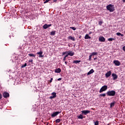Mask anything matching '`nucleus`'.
<instances>
[{
  "instance_id": "nucleus-31",
  "label": "nucleus",
  "mask_w": 125,
  "mask_h": 125,
  "mask_svg": "<svg viewBox=\"0 0 125 125\" xmlns=\"http://www.w3.org/2000/svg\"><path fill=\"white\" fill-rule=\"evenodd\" d=\"M94 125H99V122L97 120L96 122H94Z\"/></svg>"
},
{
  "instance_id": "nucleus-24",
  "label": "nucleus",
  "mask_w": 125,
  "mask_h": 125,
  "mask_svg": "<svg viewBox=\"0 0 125 125\" xmlns=\"http://www.w3.org/2000/svg\"><path fill=\"white\" fill-rule=\"evenodd\" d=\"M55 33H56V31H52L50 33L51 36H54L55 35Z\"/></svg>"
},
{
  "instance_id": "nucleus-6",
  "label": "nucleus",
  "mask_w": 125,
  "mask_h": 125,
  "mask_svg": "<svg viewBox=\"0 0 125 125\" xmlns=\"http://www.w3.org/2000/svg\"><path fill=\"white\" fill-rule=\"evenodd\" d=\"M75 53L72 51H68L67 54V56H74Z\"/></svg>"
},
{
  "instance_id": "nucleus-3",
  "label": "nucleus",
  "mask_w": 125,
  "mask_h": 125,
  "mask_svg": "<svg viewBox=\"0 0 125 125\" xmlns=\"http://www.w3.org/2000/svg\"><path fill=\"white\" fill-rule=\"evenodd\" d=\"M107 89H108V86L104 85L100 89L99 92H100V93H101L103 92V91H106V90H107Z\"/></svg>"
},
{
  "instance_id": "nucleus-7",
  "label": "nucleus",
  "mask_w": 125,
  "mask_h": 125,
  "mask_svg": "<svg viewBox=\"0 0 125 125\" xmlns=\"http://www.w3.org/2000/svg\"><path fill=\"white\" fill-rule=\"evenodd\" d=\"M113 63L115 64V66H120V65H121V62L118 60L114 61Z\"/></svg>"
},
{
  "instance_id": "nucleus-35",
  "label": "nucleus",
  "mask_w": 125,
  "mask_h": 125,
  "mask_svg": "<svg viewBox=\"0 0 125 125\" xmlns=\"http://www.w3.org/2000/svg\"><path fill=\"white\" fill-rule=\"evenodd\" d=\"M28 62H29V63H33V60H29Z\"/></svg>"
},
{
  "instance_id": "nucleus-45",
  "label": "nucleus",
  "mask_w": 125,
  "mask_h": 125,
  "mask_svg": "<svg viewBox=\"0 0 125 125\" xmlns=\"http://www.w3.org/2000/svg\"><path fill=\"white\" fill-rule=\"evenodd\" d=\"M49 1L51 0H49Z\"/></svg>"
},
{
  "instance_id": "nucleus-9",
  "label": "nucleus",
  "mask_w": 125,
  "mask_h": 125,
  "mask_svg": "<svg viewBox=\"0 0 125 125\" xmlns=\"http://www.w3.org/2000/svg\"><path fill=\"white\" fill-rule=\"evenodd\" d=\"M51 24H45L43 25V28L44 29V30H46L47 28H49V27H51Z\"/></svg>"
},
{
  "instance_id": "nucleus-14",
  "label": "nucleus",
  "mask_w": 125,
  "mask_h": 125,
  "mask_svg": "<svg viewBox=\"0 0 125 125\" xmlns=\"http://www.w3.org/2000/svg\"><path fill=\"white\" fill-rule=\"evenodd\" d=\"M111 74H112V72H111V71H108L105 74L106 78H109V77H110V76H111Z\"/></svg>"
},
{
  "instance_id": "nucleus-37",
  "label": "nucleus",
  "mask_w": 125,
  "mask_h": 125,
  "mask_svg": "<svg viewBox=\"0 0 125 125\" xmlns=\"http://www.w3.org/2000/svg\"><path fill=\"white\" fill-rule=\"evenodd\" d=\"M49 1V0H45V1L44 2V3H47V2H48Z\"/></svg>"
},
{
  "instance_id": "nucleus-22",
  "label": "nucleus",
  "mask_w": 125,
  "mask_h": 125,
  "mask_svg": "<svg viewBox=\"0 0 125 125\" xmlns=\"http://www.w3.org/2000/svg\"><path fill=\"white\" fill-rule=\"evenodd\" d=\"M28 55H29V56H30V57L36 58V55H35L34 54H29Z\"/></svg>"
},
{
  "instance_id": "nucleus-2",
  "label": "nucleus",
  "mask_w": 125,
  "mask_h": 125,
  "mask_svg": "<svg viewBox=\"0 0 125 125\" xmlns=\"http://www.w3.org/2000/svg\"><path fill=\"white\" fill-rule=\"evenodd\" d=\"M106 94L107 96H115L116 95V91H108L106 92Z\"/></svg>"
},
{
  "instance_id": "nucleus-27",
  "label": "nucleus",
  "mask_w": 125,
  "mask_h": 125,
  "mask_svg": "<svg viewBox=\"0 0 125 125\" xmlns=\"http://www.w3.org/2000/svg\"><path fill=\"white\" fill-rule=\"evenodd\" d=\"M60 122H61V120H60L59 119L56 120V124H58V123H60Z\"/></svg>"
},
{
  "instance_id": "nucleus-39",
  "label": "nucleus",
  "mask_w": 125,
  "mask_h": 125,
  "mask_svg": "<svg viewBox=\"0 0 125 125\" xmlns=\"http://www.w3.org/2000/svg\"><path fill=\"white\" fill-rule=\"evenodd\" d=\"M1 98H2V95L0 93V99H1Z\"/></svg>"
},
{
  "instance_id": "nucleus-40",
  "label": "nucleus",
  "mask_w": 125,
  "mask_h": 125,
  "mask_svg": "<svg viewBox=\"0 0 125 125\" xmlns=\"http://www.w3.org/2000/svg\"><path fill=\"white\" fill-rule=\"evenodd\" d=\"M123 49L124 51H125V46L123 47Z\"/></svg>"
},
{
  "instance_id": "nucleus-26",
  "label": "nucleus",
  "mask_w": 125,
  "mask_h": 125,
  "mask_svg": "<svg viewBox=\"0 0 125 125\" xmlns=\"http://www.w3.org/2000/svg\"><path fill=\"white\" fill-rule=\"evenodd\" d=\"M97 54H98V53L94 52L91 53V55L92 56H93V55H97Z\"/></svg>"
},
{
  "instance_id": "nucleus-19",
  "label": "nucleus",
  "mask_w": 125,
  "mask_h": 125,
  "mask_svg": "<svg viewBox=\"0 0 125 125\" xmlns=\"http://www.w3.org/2000/svg\"><path fill=\"white\" fill-rule=\"evenodd\" d=\"M115 104H116V102H113L110 103V108H112L115 106Z\"/></svg>"
},
{
  "instance_id": "nucleus-17",
  "label": "nucleus",
  "mask_w": 125,
  "mask_h": 125,
  "mask_svg": "<svg viewBox=\"0 0 125 125\" xmlns=\"http://www.w3.org/2000/svg\"><path fill=\"white\" fill-rule=\"evenodd\" d=\"M68 39L69 40H71V41H73V42H75V37H72L71 36H70L68 37Z\"/></svg>"
},
{
  "instance_id": "nucleus-25",
  "label": "nucleus",
  "mask_w": 125,
  "mask_h": 125,
  "mask_svg": "<svg viewBox=\"0 0 125 125\" xmlns=\"http://www.w3.org/2000/svg\"><path fill=\"white\" fill-rule=\"evenodd\" d=\"M107 41H108L109 42H113V41H115V39H114V38H108L107 39Z\"/></svg>"
},
{
  "instance_id": "nucleus-29",
  "label": "nucleus",
  "mask_w": 125,
  "mask_h": 125,
  "mask_svg": "<svg viewBox=\"0 0 125 125\" xmlns=\"http://www.w3.org/2000/svg\"><path fill=\"white\" fill-rule=\"evenodd\" d=\"M99 96H103V97H105L106 96V94L105 93L100 94Z\"/></svg>"
},
{
  "instance_id": "nucleus-11",
  "label": "nucleus",
  "mask_w": 125,
  "mask_h": 125,
  "mask_svg": "<svg viewBox=\"0 0 125 125\" xmlns=\"http://www.w3.org/2000/svg\"><path fill=\"white\" fill-rule=\"evenodd\" d=\"M82 114H83V115H87V114H89L90 113V111L89 110H83L82 111Z\"/></svg>"
},
{
  "instance_id": "nucleus-33",
  "label": "nucleus",
  "mask_w": 125,
  "mask_h": 125,
  "mask_svg": "<svg viewBox=\"0 0 125 125\" xmlns=\"http://www.w3.org/2000/svg\"><path fill=\"white\" fill-rule=\"evenodd\" d=\"M66 53L68 54V51L63 52L62 54V55H65V54H66Z\"/></svg>"
},
{
  "instance_id": "nucleus-34",
  "label": "nucleus",
  "mask_w": 125,
  "mask_h": 125,
  "mask_svg": "<svg viewBox=\"0 0 125 125\" xmlns=\"http://www.w3.org/2000/svg\"><path fill=\"white\" fill-rule=\"evenodd\" d=\"M92 57V56L91 55H90L89 56V61H91V58Z\"/></svg>"
},
{
  "instance_id": "nucleus-21",
  "label": "nucleus",
  "mask_w": 125,
  "mask_h": 125,
  "mask_svg": "<svg viewBox=\"0 0 125 125\" xmlns=\"http://www.w3.org/2000/svg\"><path fill=\"white\" fill-rule=\"evenodd\" d=\"M116 35H117V36H121V37H124V34H123L120 32H117L116 33Z\"/></svg>"
},
{
  "instance_id": "nucleus-8",
  "label": "nucleus",
  "mask_w": 125,
  "mask_h": 125,
  "mask_svg": "<svg viewBox=\"0 0 125 125\" xmlns=\"http://www.w3.org/2000/svg\"><path fill=\"white\" fill-rule=\"evenodd\" d=\"M99 42H105V38H104V37L101 36L99 37Z\"/></svg>"
},
{
  "instance_id": "nucleus-32",
  "label": "nucleus",
  "mask_w": 125,
  "mask_h": 125,
  "mask_svg": "<svg viewBox=\"0 0 125 125\" xmlns=\"http://www.w3.org/2000/svg\"><path fill=\"white\" fill-rule=\"evenodd\" d=\"M70 29H72V30H73V31H76V29L75 27H70Z\"/></svg>"
},
{
  "instance_id": "nucleus-20",
  "label": "nucleus",
  "mask_w": 125,
  "mask_h": 125,
  "mask_svg": "<svg viewBox=\"0 0 125 125\" xmlns=\"http://www.w3.org/2000/svg\"><path fill=\"white\" fill-rule=\"evenodd\" d=\"M77 118L80 120H83V116L82 114H80L79 116L77 117Z\"/></svg>"
},
{
  "instance_id": "nucleus-42",
  "label": "nucleus",
  "mask_w": 125,
  "mask_h": 125,
  "mask_svg": "<svg viewBox=\"0 0 125 125\" xmlns=\"http://www.w3.org/2000/svg\"><path fill=\"white\" fill-rule=\"evenodd\" d=\"M96 59H97V58H94V60H96Z\"/></svg>"
},
{
  "instance_id": "nucleus-13",
  "label": "nucleus",
  "mask_w": 125,
  "mask_h": 125,
  "mask_svg": "<svg viewBox=\"0 0 125 125\" xmlns=\"http://www.w3.org/2000/svg\"><path fill=\"white\" fill-rule=\"evenodd\" d=\"M112 77H113V81H116V80H117V79H118V75H117V74H116V73H112Z\"/></svg>"
},
{
  "instance_id": "nucleus-16",
  "label": "nucleus",
  "mask_w": 125,
  "mask_h": 125,
  "mask_svg": "<svg viewBox=\"0 0 125 125\" xmlns=\"http://www.w3.org/2000/svg\"><path fill=\"white\" fill-rule=\"evenodd\" d=\"M84 39H85V40H89V39H91V37H90L89 36V35H88V34H86L84 37Z\"/></svg>"
},
{
  "instance_id": "nucleus-10",
  "label": "nucleus",
  "mask_w": 125,
  "mask_h": 125,
  "mask_svg": "<svg viewBox=\"0 0 125 125\" xmlns=\"http://www.w3.org/2000/svg\"><path fill=\"white\" fill-rule=\"evenodd\" d=\"M3 96L4 98H7V97H9V94L6 92H4L3 94Z\"/></svg>"
},
{
  "instance_id": "nucleus-5",
  "label": "nucleus",
  "mask_w": 125,
  "mask_h": 125,
  "mask_svg": "<svg viewBox=\"0 0 125 125\" xmlns=\"http://www.w3.org/2000/svg\"><path fill=\"white\" fill-rule=\"evenodd\" d=\"M51 95L52 96L49 97L50 99H53V98H56V97L57 96L56 95V92L52 93Z\"/></svg>"
},
{
  "instance_id": "nucleus-44",
  "label": "nucleus",
  "mask_w": 125,
  "mask_h": 125,
  "mask_svg": "<svg viewBox=\"0 0 125 125\" xmlns=\"http://www.w3.org/2000/svg\"><path fill=\"white\" fill-rule=\"evenodd\" d=\"M65 65H67V62H65Z\"/></svg>"
},
{
  "instance_id": "nucleus-12",
  "label": "nucleus",
  "mask_w": 125,
  "mask_h": 125,
  "mask_svg": "<svg viewBox=\"0 0 125 125\" xmlns=\"http://www.w3.org/2000/svg\"><path fill=\"white\" fill-rule=\"evenodd\" d=\"M42 51H41L40 52H38L37 53V54H38L39 55V57H40V58H42V57H43V55H42Z\"/></svg>"
},
{
  "instance_id": "nucleus-36",
  "label": "nucleus",
  "mask_w": 125,
  "mask_h": 125,
  "mask_svg": "<svg viewBox=\"0 0 125 125\" xmlns=\"http://www.w3.org/2000/svg\"><path fill=\"white\" fill-rule=\"evenodd\" d=\"M102 23H103V22L102 21H100L99 22V25H100V26H101V25H102Z\"/></svg>"
},
{
  "instance_id": "nucleus-23",
  "label": "nucleus",
  "mask_w": 125,
  "mask_h": 125,
  "mask_svg": "<svg viewBox=\"0 0 125 125\" xmlns=\"http://www.w3.org/2000/svg\"><path fill=\"white\" fill-rule=\"evenodd\" d=\"M80 62H81V61L76 60V61H74L73 63L75 64H78V63H80Z\"/></svg>"
},
{
  "instance_id": "nucleus-28",
  "label": "nucleus",
  "mask_w": 125,
  "mask_h": 125,
  "mask_svg": "<svg viewBox=\"0 0 125 125\" xmlns=\"http://www.w3.org/2000/svg\"><path fill=\"white\" fill-rule=\"evenodd\" d=\"M27 66V63H25L24 64H22L21 68H25Z\"/></svg>"
},
{
  "instance_id": "nucleus-18",
  "label": "nucleus",
  "mask_w": 125,
  "mask_h": 125,
  "mask_svg": "<svg viewBox=\"0 0 125 125\" xmlns=\"http://www.w3.org/2000/svg\"><path fill=\"white\" fill-rule=\"evenodd\" d=\"M55 73H61V69H60V68L56 69L55 70Z\"/></svg>"
},
{
  "instance_id": "nucleus-41",
  "label": "nucleus",
  "mask_w": 125,
  "mask_h": 125,
  "mask_svg": "<svg viewBox=\"0 0 125 125\" xmlns=\"http://www.w3.org/2000/svg\"><path fill=\"white\" fill-rule=\"evenodd\" d=\"M62 80V78L58 79V81H61Z\"/></svg>"
},
{
  "instance_id": "nucleus-4",
  "label": "nucleus",
  "mask_w": 125,
  "mask_h": 125,
  "mask_svg": "<svg viewBox=\"0 0 125 125\" xmlns=\"http://www.w3.org/2000/svg\"><path fill=\"white\" fill-rule=\"evenodd\" d=\"M61 113V111H56L55 112H54L51 115V117H52V118H54V117H56L57 115H59V114H60Z\"/></svg>"
},
{
  "instance_id": "nucleus-43",
  "label": "nucleus",
  "mask_w": 125,
  "mask_h": 125,
  "mask_svg": "<svg viewBox=\"0 0 125 125\" xmlns=\"http://www.w3.org/2000/svg\"><path fill=\"white\" fill-rule=\"evenodd\" d=\"M54 2H56V1H57V0H54Z\"/></svg>"
},
{
  "instance_id": "nucleus-30",
  "label": "nucleus",
  "mask_w": 125,
  "mask_h": 125,
  "mask_svg": "<svg viewBox=\"0 0 125 125\" xmlns=\"http://www.w3.org/2000/svg\"><path fill=\"white\" fill-rule=\"evenodd\" d=\"M67 57H68V55H66L64 57L63 59V61H66V58H67Z\"/></svg>"
},
{
  "instance_id": "nucleus-38",
  "label": "nucleus",
  "mask_w": 125,
  "mask_h": 125,
  "mask_svg": "<svg viewBox=\"0 0 125 125\" xmlns=\"http://www.w3.org/2000/svg\"><path fill=\"white\" fill-rule=\"evenodd\" d=\"M52 81H53V78H51L50 80V83H52Z\"/></svg>"
},
{
  "instance_id": "nucleus-15",
  "label": "nucleus",
  "mask_w": 125,
  "mask_h": 125,
  "mask_svg": "<svg viewBox=\"0 0 125 125\" xmlns=\"http://www.w3.org/2000/svg\"><path fill=\"white\" fill-rule=\"evenodd\" d=\"M93 73H94V70L92 69L87 73V75L88 76L89 75H91V74H93Z\"/></svg>"
},
{
  "instance_id": "nucleus-1",
  "label": "nucleus",
  "mask_w": 125,
  "mask_h": 125,
  "mask_svg": "<svg viewBox=\"0 0 125 125\" xmlns=\"http://www.w3.org/2000/svg\"><path fill=\"white\" fill-rule=\"evenodd\" d=\"M106 9L110 12H114L115 11V6L112 4H109L106 6Z\"/></svg>"
}]
</instances>
